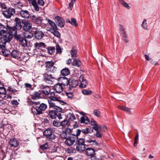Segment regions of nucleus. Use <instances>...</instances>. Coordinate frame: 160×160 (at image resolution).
I'll return each instance as SVG.
<instances>
[{"instance_id":"obj_1","label":"nucleus","mask_w":160,"mask_h":160,"mask_svg":"<svg viewBox=\"0 0 160 160\" xmlns=\"http://www.w3.org/2000/svg\"><path fill=\"white\" fill-rule=\"evenodd\" d=\"M35 105L32 108V111L34 114L39 115L43 113L47 108V105L42 103L40 104V102H35Z\"/></svg>"},{"instance_id":"obj_2","label":"nucleus","mask_w":160,"mask_h":160,"mask_svg":"<svg viewBox=\"0 0 160 160\" xmlns=\"http://www.w3.org/2000/svg\"><path fill=\"white\" fill-rule=\"evenodd\" d=\"M49 109L48 115L51 118L55 119L58 118L59 119L62 118L61 113L62 111V108H61L60 110H58V108H54Z\"/></svg>"},{"instance_id":"obj_3","label":"nucleus","mask_w":160,"mask_h":160,"mask_svg":"<svg viewBox=\"0 0 160 160\" xmlns=\"http://www.w3.org/2000/svg\"><path fill=\"white\" fill-rule=\"evenodd\" d=\"M76 142V150L80 152L85 151L86 147L88 145L85 144V140L83 138H79L77 139Z\"/></svg>"},{"instance_id":"obj_4","label":"nucleus","mask_w":160,"mask_h":160,"mask_svg":"<svg viewBox=\"0 0 160 160\" xmlns=\"http://www.w3.org/2000/svg\"><path fill=\"white\" fill-rule=\"evenodd\" d=\"M12 37V35L7 31L3 32V33L0 32V41L1 42H3L4 44L10 42Z\"/></svg>"},{"instance_id":"obj_5","label":"nucleus","mask_w":160,"mask_h":160,"mask_svg":"<svg viewBox=\"0 0 160 160\" xmlns=\"http://www.w3.org/2000/svg\"><path fill=\"white\" fill-rule=\"evenodd\" d=\"M78 136L76 133V134H71L66 139L65 141V144L68 146L72 145L78 139Z\"/></svg>"},{"instance_id":"obj_6","label":"nucleus","mask_w":160,"mask_h":160,"mask_svg":"<svg viewBox=\"0 0 160 160\" xmlns=\"http://www.w3.org/2000/svg\"><path fill=\"white\" fill-rule=\"evenodd\" d=\"M29 3L32 4L35 10L38 11L39 10L38 5L43 6L44 2L43 0H30Z\"/></svg>"},{"instance_id":"obj_7","label":"nucleus","mask_w":160,"mask_h":160,"mask_svg":"<svg viewBox=\"0 0 160 160\" xmlns=\"http://www.w3.org/2000/svg\"><path fill=\"white\" fill-rule=\"evenodd\" d=\"M57 93L56 92H51L47 98H51L52 100H57L62 105L66 104V102L60 100L61 98L57 94H56Z\"/></svg>"},{"instance_id":"obj_8","label":"nucleus","mask_w":160,"mask_h":160,"mask_svg":"<svg viewBox=\"0 0 160 160\" xmlns=\"http://www.w3.org/2000/svg\"><path fill=\"white\" fill-rule=\"evenodd\" d=\"M14 8L9 7L2 12V14L7 18H10L15 13Z\"/></svg>"},{"instance_id":"obj_9","label":"nucleus","mask_w":160,"mask_h":160,"mask_svg":"<svg viewBox=\"0 0 160 160\" xmlns=\"http://www.w3.org/2000/svg\"><path fill=\"white\" fill-rule=\"evenodd\" d=\"M30 18L31 22L40 25L42 23V18L38 15L32 14L31 15Z\"/></svg>"},{"instance_id":"obj_10","label":"nucleus","mask_w":160,"mask_h":160,"mask_svg":"<svg viewBox=\"0 0 160 160\" xmlns=\"http://www.w3.org/2000/svg\"><path fill=\"white\" fill-rule=\"evenodd\" d=\"M93 130L91 128H86L80 130L79 129H76V132L78 136L80 134L82 136L84 137L88 133H91L93 132Z\"/></svg>"},{"instance_id":"obj_11","label":"nucleus","mask_w":160,"mask_h":160,"mask_svg":"<svg viewBox=\"0 0 160 160\" xmlns=\"http://www.w3.org/2000/svg\"><path fill=\"white\" fill-rule=\"evenodd\" d=\"M23 24L22 29L26 32H29L32 28V24L28 20L23 19L22 21Z\"/></svg>"},{"instance_id":"obj_12","label":"nucleus","mask_w":160,"mask_h":160,"mask_svg":"<svg viewBox=\"0 0 160 160\" xmlns=\"http://www.w3.org/2000/svg\"><path fill=\"white\" fill-rule=\"evenodd\" d=\"M41 92L42 93V94H43V95H42V96L47 98L48 96L49 95V93L51 92L50 88L48 86L44 85L42 86L41 87Z\"/></svg>"},{"instance_id":"obj_13","label":"nucleus","mask_w":160,"mask_h":160,"mask_svg":"<svg viewBox=\"0 0 160 160\" xmlns=\"http://www.w3.org/2000/svg\"><path fill=\"white\" fill-rule=\"evenodd\" d=\"M44 80V81L49 84H52L55 80V78L52 77L51 74H48L47 73L43 74Z\"/></svg>"},{"instance_id":"obj_14","label":"nucleus","mask_w":160,"mask_h":160,"mask_svg":"<svg viewBox=\"0 0 160 160\" xmlns=\"http://www.w3.org/2000/svg\"><path fill=\"white\" fill-rule=\"evenodd\" d=\"M55 21L57 25L61 28L63 27L65 25V21L63 19L57 16L55 18Z\"/></svg>"},{"instance_id":"obj_15","label":"nucleus","mask_w":160,"mask_h":160,"mask_svg":"<svg viewBox=\"0 0 160 160\" xmlns=\"http://www.w3.org/2000/svg\"><path fill=\"white\" fill-rule=\"evenodd\" d=\"M19 13L22 17L26 19L30 18L31 15L30 14V13L28 11L23 9L21 10Z\"/></svg>"},{"instance_id":"obj_16","label":"nucleus","mask_w":160,"mask_h":160,"mask_svg":"<svg viewBox=\"0 0 160 160\" xmlns=\"http://www.w3.org/2000/svg\"><path fill=\"white\" fill-rule=\"evenodd\" d=\"M58 80L60 82V84L63 86L68 85L70 83V81L65 77H60L58 78Z\"/></svg>"},{"instance_id":"obj_17","label":"nucleus","mask_w":160,"mask_h":160,"mask_svg":"<svg viewBox=\"0 0 160 160\" xmlns=\"http://www.w3.org/2000/svg\"><path fill=\"white\" fill-rule=\"evenodd\" d=\"M48 101L49 104V108H58V110H61V108L57 106L56 104L54 103L55 101H57L56 100H52L51 98H48Z\"/></svg>"},{"instance_id":"obj_18","label":"nucleus","mask_w":160,"mask_h":160,"mask_svg":"<svg viewBox=\"0 0 160 160\" xmlns=\"http://www.w3.org/2000/svg\"><path fill=\"white\" fill-rule=\"evenodd\" d=\"M42 96V93L41 92V90H39L38 92H34L33 94L32 95L31 98L32 99H38L40 98H41Z\"/></svg>"},{"instance_id":"obj_19","label":"nucleus","mask_w":160,"mask_h":160,"mask_svg":"<svg viewBox=\"0 0 160 160\" xmlns=\"http://www.w3.org/2000/svg\"><path fill=\"white\" fill-rule=\"evenodd\" d=\"M8 28L7 31L9 32V33L13 35L14 36L17 33V29L14 26L12 27H11L8 25H7Z\"/></svg>"},{"instance_id":"obj_20","label":"nucleus","mask_w":160,"mask_h":160,"mask_svg":"<svg viewBox=\"0 0 160 160\" xmlns=\"http://www.w3.org/2000/svg\"><path fill=\"white\" fill-rule=\"evenodd\" d=\"M79 80L81 81L79 87L82 88H85L88 84L87 81L86 79H83V76L81 75L79 78Z\"/></svg>"},{"instance_id":"obj_21","label":"nucleus","mask_w":160,"mask_h":160,"mask_svg":"<svg viewBox=\"0 0 160 160\" xmlns=\"http://www.w3.org/2000/svg\"><path fill=\"white\" fill-rule=\"evenodd\" d=\"M78 84V82L77 80H75L74 79H73L70 80V83H69V90H71V87L75 88Z\"/></svg>"},{"instance_id":"obj_22","label":"nucleus","mask_w":160,"mask_h":160,"mask_svg":"<svg viewBox=\"0 0 160 160\" xmlns=\"http://www.w3.org/2000/svg\"><path fill=\"white\" fill-rule=\"evenodd\" d=\"M53 88L56 93H60L63 91L62 86L59 83L55 85L54 86Z\"/></svg>"},{"instance_id":"obj_23","label":"nucleus","mask_w":160,"mask_h":160,"mask_svg":"<svg viewBox=\"0 0 160 160\" xmlns=\"http://www.w3.org/2000/svg\"><path fill=\"white\" fill-rule=\"evenodd\" d=\"M44 33L41 31L36 30L34 33L35 38L37 39H41L43 37Z\"/></svg>"},{"instance_id":"obj_24","label":"nucleus","mask_w":160,"mask_h":160,"mask_svg":"<svg viewBox=\"0 0 160 160\" xmlns=\"http://www.w3.org/2000/svg\"><path fill=\"white\" fill-rule=\"evenodd\" d=\"M61 74L60 75L65 77L69 75L70 73V71L69 69L68 68H65L62 69L60 71Z\"/></svg>"},{"instance_id":"obj_25","label":"nucleus","mask_w":160,"mask_h":160,"mask_svg":"<svg viewBox=\"0 0 160 160\" xmlns=\"http://www.w3.org/2000/svg\"><path fill=\"white\" fill-rule=\"evenodd\" d=\"M86 153V154L89 156L93 157L94 156L95 153L94 149L92 148H87L85 149Z\"/></svg>"},{"instance_id":"obj_26","label":"nucleus","mask_w":160,"mask_h":160,"mask_svg":"<svg viewBox=\"0 0 160 160\" xmlns=\"http://www.w3.org/2000/svg\"><path fill=\"white\" fill-rule=\"evenodd\" d=\"M19 142L15 138L10 139L9 142V144L12 146L14 147H17L19 145Z\"/></svg>"},{"instance_id":"obj_27","label":"nucleus","mask_w":160,"mask_h":160,"mask_svg":"<svg viewBox=\"0 0 160 160\" xmlns=\"http://www.w3.org/2000/svg\"><path fill=\"white\" fill-rule=\"evenodd\" d=\"M53 129L51 128H49L46 129L43 132V135L47 138L52 133Z\"/></svg>"},{"instance_id":"obj_28","label":"nucleus","mask_w":160,"mask_h":160,"mask_svg":"<svg viewBox=\"0 0 160 160\" xmlns=\"http://www.w3.org/2000/svg\"><path fill=\"white\" fill-rule=\"evenodd\" d=\"M15 22L16 23L14 26L17 29H20L22 27L20 19L18 18H15Z\"/></svg>"},{"instance_id":"obj_29","label":"nucleus","mask_w":160,"mask_h":160,"mask_svg":"<svg viewBox=\"0 0 160 160\" xmlns=\"http://www.w3.org/2000/svg\"><path fill=\"white\" fill-rule=\"evenodd\" d=\"M48 140L56 143L57 141L58 138L55 134L52 133L51 135L46 138Z\"/></svg>"},{"instance_id":"obj_30","label":"nucleus","mask_w":160,"mask_h":160,"mask_svg":"<svg viewBox=\"0 0 160 160\" xmlns=\"http://www.w3.org/2000/svg\"><path fill=\"white\" fill-rule=\"evenodd\" d=\"M19 51L17 50H13L11 53H10V56L12 57L15 59H18V58Z\"/></svg>"},{"instance_id":"obj_31","label":"nucleus","mask_w":160,"mask_h":160,"mask_svg":"<svg viewBox=\"0 0 160 160\" xmlns=\"http://www.w3.org/2000/svg\"><path fill=\"white\" fill-rule=\"evenodd\" d=\"M80 122L81 123H85L87 124L90 123L89 120L85 115L82 116L81 118Z\"/></svg>"},{"instance_id":"obj_32","label":"nucleus","mask_w":160,"mask_h":160,"mask_svg":"<svg viewBox=\"0 0 160 160\" xmlns=\"http://www.w3.org/2000/svg\"><path fill=\"white\" fill-rule=\"evenodd\" d=\"M34 45L35 48L38 49H39L41 48H45L46 47L45 44L42 42H36L34 44Z\"/></svg>"},{"instance_id":"obj_33","label":"nucleus","mask_w":160,"mask_h":160,"mask_svg":"<svg viewBox=\"0 0 160 160\" xmlns=\"http://www.w3.org/2000/svg\"><path fill=\"white\" fill-rule=\"evenodd\" d=\"M86 142L88 143H92L91 145H93L95 146H98V143L96 140H92L89 137H88L87 139H86Z\"/></svg>"},{"instance_id":"obj_34","label":"nucleus","mask_w":160,"mask_h":160,"mask_svg":"<svg viewBox=\"0 0 160 160\" xmlns=\"http://www.w3.org/2000/svg\"><path fill=\"white\" fill-rule=\"evenodd\" d=\"M73 60L72 62V65L74 66H76L79 67L81 64V62L78 59H77L76 58L73 59Z\"/></svg>"},{"instance_id":"obj_35","label":"nucleus","mask_w":160,"mask_h":160,"mask_svg":"<svg viewBox=\"0 0 160 160\" xmlns=\"http://www.w3.org/2000/svg\"><path fill=\"white\" fill-rule=\"evenodd\" d=\"M70 53L72 56V58L73 59L76 58L77 57V50L75 47H72Z\"/></svg>"},{"instance_id":"obj_36","label":"nucleus","mask_w":160,"mask_h":160,"mask_svg":"<svg viewBox=\"0 0 160 160\" xmlns=\"http://www.w3.org/2000/svg\"><path fill=\"white\" fill-rule=\"evenodd\" d=\"M25 6L23 4L20 2L14 4L15 8H18L20 10L23 9V8Z\"/></svg>"},{"instance_id":"obj_37","label":"nucleus","mask_w":160,"mask_h":160,"mask_svg":"<svg viewBox=\"0 0 160 160\" xmlns=\"http://www.w3.org/2000/svg\"><path fill=\"white\" fill-rule=\"evenodd\" d=\"M54 63V62L52 61H51L46 62H45L46 67V70H48L49 68H50L51 67L53 66Z\"/></svg>"},{"instance_id":"obj_38","label":"nucleus","mask_w":160,"mask_h":160,"mask_svg":"<svg viewBox=\"0 0 160 160\" xmlns=\"http://www.w3.org/2000/svg\"><path fill=\"white\" fill-rule=\"evenodd\" d=\"M2 52V54L5 57H8L10 56V52L7 49H3L1 51Z\"/></svg>"},{"instance_id":"obj_39","label":"nucleus","mask_w":160,"mask_h":160,"mask_svg":"<svg viewBox=\"0 0 160 160\" xmlns=\"http://www.w3.org/2000/svg\"><path fill=\"white\" fill-rule=\"evenodd\" d=\"M47 49L48 52L50 55H52L55 52V48L53 47H48Z\"/></svg>"},{"instance_id":"obj_40","label":"nucleus","mask_w":160,"mask_h":160,"mask_svg":"<svg viewBox=\"0 0 160 160\" xmlns=\"http://www.w3.org/2000/svg\"><path fill=\"white\" fill-rule=\"evenodd\" d=\"M60 123L61 126H62L64 127H66L68 126L69 124L68 121L66 119H64Z\"/></svg>"},{"instance_id":"obj_41","label":"nucleus","mask_w":160,"mask_h":160,"mask_svg":"<svg viewBox=\"0 0 160 160\" xmlns=\"http://www.w3.org/2000/svg\"><path fill=\"white\" fill-rule=\"evenodd\" d=\"M14 36L15 39L18 42H19L22 40V39L24 38V37L22 35L18 34L17 33L16 35H15Z\"/></svg>"},{"instance_id":"obj_42","label":"nucleus","mask_w":160,"mask_h":160,"mask_svg":"<svg viewBox=\"0 0 160 160\" xmlns=\"http://www.w3.org/2000/svg\"><path fill=\"white\" fill-rule=\"evenodd\" d=\"M8 28L7 26L2 25V24H0V32L2 33L5 32L7 31Z\"/></svg>"},{"instance_id":"obj_43","label":"nucleus","mask_w":160,"mask_h":160,"mask_svg":"<svg viewBox=\"0 0 160 160\" xmlns=\"http://www.w3.org/2000/svg\"><path fill=\"white\" fill-rule=\"evenodd\" d=\"M19 43L21 44L23 47H25L27 45V41L24 37L22 40L19 42Z\"/></svg>"},{"instance_id":"obj_44","label":"nucleus","mask_w":160,"mask_h":160,"mask_svg":"<svg viewBox=\"0 0 160 160\" xmlns=\"http://www.w3.org/2000/svg\"><path fill=\"white\" fill-rule=\"evenodd\" d=\"M59 136L62 140L65 139L66 140V139L67 138V133H66V132H65L64 131H63L59 134Z\"/></svg>"},{"instance_id":"obj_45","label":"nucleus","mask_w":160,"mask_h":160,"mask_svg":"<svg viewBox=\"0 0 160 160\" xmlns=\"http://www.w3.org/2000/svg\"><path fill=\"white\" fill-rule=\"evenodd\" d=\"M47 70L48 72L54 73L57 71V68L53 66Z\"/></svg>"},{"instance_id":"obj_46","label":"nucleus","mask_w":160,"mask_h":160,"mask_svg":"<svg viewBox=\"0 0 160 160\" xmlns=\"http://www.w3.org/2000/svg\"><path fill=\"white\" fill-rule=\"evenodd\" d=\"M120 3L123 5L126 8L128 9H129L130 7L128 4L127 3L125 2L123 0H120L119 1Z\"/></svg>"},{"instance_id":"obj_47","label":"nucleus","mask_w":160,"mask_h":160,"mask_svg":"<svg viewBox=\"0 0 160 160\" xmlns=\"http://www.w3.org/2000/svg\"><path fill=\"white\" fill-rule=\"evenodd\" d=\"M67 117L68 118L69 120L71 121H73L76 119L75 116L71 113H69L67 115Z\"/></svg>"},{"instance_id":"obj_48","label":"nucleus","mask_w":160,"mask_h":160,"mask_svg":"<svg viewBox=\"0 0 160 160\" xmlns=\"http://www.w3.org/2000/svg\"><path fill=\"white\" fill-rule=\"evenodd\" d=\"M51 32L55 36H56L58 38H59L60 37V34L58 31V30H52Z\"/></svg>"},{"instance_id":"obj_49","label":"nucleus","mask_w":160,"mask_h":160,"mask_svg":"<svg viewBox=\"0 0 160 160\" xmlns=\"http://www.w3.org/2000/svg\"><path fill=\"white\" fill-rule=\"evenodd\" d=\"M71 24L76 27H78V24L77 23V20L74 18H72L71 19Z\"/></svg>"},{"instance_id":"obj_50","label":"nucleus","mask_w":160,"mask_h":160,"mask_svg":"<svg viewBox=\"0 0 160 160\" xmlns=\"http://www.w3.org/2000/svg\"><path fill=\"white\" fill-rule=\"evenodd\" d=\"M118 108H120L121 109L125 111H126L127 112H128L130 113H131V111L130 110V108H128L126 107L123 106H118Z\"/></svg>"},{"instance_id":"obj_51","label":"nucleus","mask_w":160,"mask_h":160,"mask_svg":"<svg viewBox=\"0 0 160 160\" xmlns=\"http://www.w3.org/2000/svg\"><path fill=\"white\" fill-rule=\"evenodd\" d=\"M122 38L125 43H127L128 42V38L126 33H123L122 34Z\"/></svg>"},{"instance_id":"obj_52","label":"nucleus","mask_w":160,"mask_h":160,"mask_svg":"<svg viewBox=\"0 0 160 160\" xmlns=\"http://www.w3.org/2000/svg\"><path fill=\"white\" fill-rule=\"evenodd\" d=\"M82 92L84 95H89L92 93V92L91 90L83 89L82 91Z\"/></svg>"},{"instance_id":"obj_53","label":"nucleus","mask_w":160,"mask_h":160,"mask_svg":"<svg viewBox=\"0 0 160 160\" xmlns=\"http://www.w3.org/2000/svg\"><path fill=\"white\" fill-rule=\"evenodd\" d=\"M40 148L42 150H47L48 148V146L47 143L40 146Z\"/></svg>"},{"instance_id":"obj_54","label":"nucleus","mask_w":160,"mask_h":160,"mask_svg":"<svg viewBox=\"0 0 160 160\" xmlns=\"http://www.w3.org/2000/svg\"><path fill=\"white\" fill-rule=\"evenodd\" d=\"M146 19H144L141 25L142 27L145 29H147V24Z\"/></svg>"},{"instance_id":"obj_55","label":"nucleus","mask_w":160,"mask_h":160,"mask_svg":"<svg viewBox=\"0 0 160 160\" xmlns=\"http://www.w3.org/2000/svg\"><path fill=\"white\" fill-rule=\"evenodd\" d=\"M93 114L95 116H97L98 117H99L101 113L99 110L98 109H95L93 111Z\"/></svg>"},{"instance_id":"obj_56","label":"nucleus","mask_w":160,"mask_h":160,"mask_svg":"<svg viewBox=\"0 0 160 160\" xmlns=\"http://www.w3.org/2000/svg\"><path fill=\"white\" fill-rule=\"evenodd\" d=\"M119 31L121 32V34L126 33L123 27L121 24H119Z\"/></svg>"},{"instance_id":"obj_57","label":"nucleus","mask_w":160,"mask_h":160,"mask_svg":"<svg viewBox=\"0 0 160 160\" xmlns=\"http://www.w3.org/2000/svg\"><path fill=\"white\" fill-rule=\"evenodd\" d=\"M6 89L3 87H0V94H6Z\"/></svg>"},{"instance_id":"obj_58","label":"nucleus","mask_w":160,"mask_h":160,"mask_svg":"<svg viewBox=\"0 0 160 160\" xmlns=\"http://www.w3.org/2000/svg\"><path fill=\"white\" fill-rule=\"evenodd\" d=\"M52 124L53 126L56 127H59L61 126L60 123H59L55 120L53 121Z\"/></svg>"},{"instance_id":"obj_59","label":"nucleus","mask_w":160,"mask_h":160,"mask_svg":"<svg viewBox=\"0 0 160 160\" xmlns=\"http://www.w3.org/2000/svg\"><path fill=\"white\" fill-rule=\"evenodd\" d=\"M64 131L65 132H66V133H67V134H70V135L71 134H72V130L70 128H66Z\"/></svg>"},{"instance_id":"obj_60","label":"nucleus","mask_w":160,"mask_h":160,"mask_svg":"<svg viewBox=\"0 0 160 160\" xmlns=\"http://www.w3.org/2000/svg\"><path fill=\"white\" fill-rule=\"evenodd\" d=\"M107 128L105 126H100L99 130L101 132H103L107 130Z\"/></svg>"},{"instance_id":"obj_61","label":"nucleus","mask_w":160,"mask_h":160,"mask_svg":"<svg viewBox=\"0 0 160 160\" xmlns=\"http://www.w3.org/2000/svg\"><path fill=\"white\" fill-rule=\"evenodd\" d=\"M102 134L101 133V132L100 131V130L96 131V136L97 137L101 138L102 137Z\"/></svg>"},{"instance_id":"obj_62","label":"nucleus","mask_w":160,"mask_h":160,"mask_svg":"<svg viewBox=\"0 0 160 160\" xmlns=\"http://www.w3.org/2000/svg\"><path fill=\"white\" fill-rule=\"evenodd\" d=\"M66 94L68 98H72L74 96L72 92H66Z\"/></svg>"},{"instance_id":"obj_63","label":"nucleus","mask_w":160,"mask_h":160,"mask_svg":"<svg viewBox=\"0 0 160 160\" xmlns=\"http://www.w3.org/2000/svg\"><path fill=\"white\" fill-rule=\"evenodd\" d=\"M0 6L2 9L5 10L7 9L6 5L5 3L0 2Z\"/></svg>"},{"instance_id":"obj_64","label":"nucleus","mask_w":160,"mask_h":160,"mask_svg":"<svg viewBox=\"0 0 160 160\" xmlns=\"http://www.w3.org/2000/svg\"><path fill=\"white\" fill-rule=\"evenodd\" d=\"M25 87L29 89H31L32 88V86L30 84L27 83H25L24 84Z\"/></svg>"}]
</instances>
